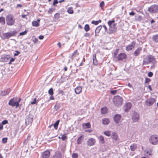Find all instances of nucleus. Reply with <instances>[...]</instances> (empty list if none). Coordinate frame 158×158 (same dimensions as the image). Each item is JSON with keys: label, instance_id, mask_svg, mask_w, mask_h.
I'll list each match as a JSON object with an SVG mask.
<instances>
[{"label": "nucleus", "instance_id": "obj_48", "mask_svg": "<svg viewBox=\"0 0 158 158\" xmlns=\"http://www.w3.org/2000/svg\"><path fill=\"white\" fill-rule=\"evenodd\" d=\"M7 138H3L2 139V142L3 143H6L7 142Z\"/></svg>", "mask_w": 158, "mask_h": 158}, {"label": "nucleus", "instance_id": "obj_35", "mask_svg": "<svg viewBox=\"0 0 158 158\" xmlns=\"http://www.w3.org/2000/svg\"><path fill=\"white\" fill-rule=\"evenodd\" d=\"M153 40L155 42H158V35L154 36L152 38Z\"/></svg>", "mask_w": 158, "mask_h": 158}, {"label": "nucleus", "instance_id": "obj_42", "mask_svg": "<svg viewBox=\"0 0 158 158\" xmlns=\"http://www.w3.org/2000/svg\"><path fill=\"white\" fill-rule=\"evenodd\" d=\"M48 94L52 96L53 94L54 93L53 91V89L52 88H51L48 91Z\"/></svg>", "mask_w": 158, "mask_h": 158}, {"label": "nucleus", "instance_id": "obj_8", "mask_svg": "<svg viewBox=\"0 0 158 158\" xmlns=\"http://www.w3.org/2000/svg\"><path fill=\"white\" fill-rule=\"evenodd\" d=\"M8 105L12 107L16 106L17 107H18L19 105V104L17 102V99L16 98L11 99L9 102Z\"/></svg>", "mask_w": 158, "mask_h": 158}, {"label": "nucleus", "instance_id": "obj_46", "mask_svg": "<svg viewBox=\"0 0 158 158\" xmlns=\"http://www.w3.org/2000/svg\"><path fill=\"white\" fill-rule=\"evenodd\" d=\"M151 81V80L147 77H146L145 78V83H148L149 84V82H150Z\"/></svg>", "mask_w": 158, "mask_h": 158}, {"label": "nucleus", "instance_id": "obj_43", "mask_svg": "<svg viewBox=\"0 0 158 158\" xmlns=\"http://www.w3.org/2000/svg\"><path fill=\"white\" fill-rule=\"evenodd\" d=\"M119 50L118 49H117L114 52V58H116V56H117V54L118 53Z\"/></svg>", "mask_w": 158, "mask_h": 158}, {"label": "nucleus", "instance_id": "obj_28", "mask_svg": "<svg viewBox=\"0 0 158 158\" xmlns=\"http://www.w3.org/2000/svg\"><path fill=\"white\" fill-rule=\"evenodd\" d=\"M102 26L100 25L98 27L95 29V36H97V34L98 33L100 30L102 28Z\"/></svg>", "mask_w": 158, "mask_h": 158}, {"label": "nucleus", "instance_id": "obj_40", "mask_svg": "<svg viewBox=\"0 0 158 158\" xmlns=\"http://www.w3.org/2000/svg\"><path fill=\"white\" fill-rule=\"evenodd\" d=\"M27 30H26L24 31L20 32L19 34V36L21 35H26L27 33Z\"/></svg>", "mask_w": 158, "mask_h": 158}, {"label": "nucleus", "instance_id": "obj_60", "mask_svg": "<svg viewBox=\"0 0 158 158\" xmlns=\"http://www.w3.org/2000/svg\"><path fill=\"white\" fill-rule=\"evenodd\" d=\"M58 2L57 0H54V2L53 3V5L54 6L56 4L58 3Z\"/></svg>", "mask_w": 158, "mask_h": 158}, {"label": "nucleus", "instance_id": "obj_7", "mask_svg": "<svg viewBox=\"0 0 158 158\" xmlns=\"http://www.w3.org/2000/svg\"><path fill=\"white\" fill-rule=\"evenodd\" d=\"M18 32L16 31H13L11 32L4 33L3 35L5 39H8L11 37L15 36L17 34Z\"/></svg>", "mask_w": 158, "mask_h": 158}, {"label": "nucleus", "instance_id": "obj_10", "mask_svg": "<svg viewBox=\"0 0 158 158\" xmlns=\"http://www.w3.org/2000/svg\"><path fill=\"white\" fill-rule=\"evenodd\" d=\"M127 57V55L124 53H121L118 54L116 58H117L118 60H123L125 59Z\"/></svg>", "mask_w": 158, "mask_h": 158}, {"label": "nucleus", "instance_id": "obj_49", "mask_svg": "<svg viewBox=\"0 0 158 158\" xmlns=\"http://www.w3.org/2000/svg\"><path fill=\"white\" fill-rule=\"evenodd\" d=\"M136 19L138 20H140L142 19V17L139 15H137L135 16Z\"/></svg>", "mask_w": 158, "mask_h": 158}, {"label": "nucleus", "instance_id": "obj_57", "mask_svg": "<svg viewBox=\"0 0 158 158\" xmlns=\"http://www.w3.org/2000/svg\"><path fill=\"white\" fill-rule=\"evenodd\" d=\"M54 10L52 8H50L48 10V13L50 14H51L53 12Z\"/></svg>", "mask_w": 158, "mask_h": 158}, {"label": "nucleus", "instance_id": "obj_56", "mask_svg": "<svg viewBox=\"0 0 158 158\" xmlns=\"http://www.w3.org/2000/svg\"><path fill=\"white\" fill-rule=\"evenodd\" d=\"M90 34L88 32H86L84 35V36L85 37H89L90 36Z\"/></svg>", "mask_w": 158, "mask_h": 158}, {"label": "nucleus", "instance_id": "obj_59", "mask_svg": "<svg viewBox=\"0 0 158 158\" xmlns=\"http://www.w3.org/2000/svg\"><path fill=\"white\" fill-rule=\"evenodd\" d=\"M15 58H11L10 59V61L9 63V64H11V63L12 62L14 61H15Z\"/></svg>", "mask_w": 158, "mask_h": 158}, {"label": "nucleus", "instance_id": "obj_13", "mask_svg": "<svg viewBox=\"0 0 158 158\" xmlns=\"http://www.w3.org/2000/svg\"><path fill=\"white\" fill-rule=\"evenodd\" d=\"M116 24H113L109 28V32L108 33L111 34L116 32L117 31V27L116 26Z\"/></svg>", "mask_w": 158, "mask_h": 158}, {"label": "nucleus", "instance_id": "obj_14", "mask_svg": "<svg viewBox=\"0 0 158 158\" xmlns=\"http://www.w3.org/2000/svg\"><path fill=\"white\" fill-rule=\"evenodd\" d=\"M11 58L10 55H2L0 58V61L2 62H5L7 61Z\"/></svg>", "mask_w": 158, "mask_h": 158}, {"label": "nucleus", "instance_id": "obj_64", "mask_svg": "<svg viewBox=\"0 0 158 158\" xmlns=\"http://www.w3.org/2000/svg\"><path fill=\"white\" fill-rule=\"evenodd\" d=\"M103 27L104 28L105 31H107V29L106 26L105 25H103Z\"/></svg>", "mask_w": 158, "mask_h": 158}, {"label": "nucleus", "instance_id": "obj_30", "mask_svg": "<svg viewBox=\"0 0 158 158\" xmlns=\"http://www.w3.org/2000/svg\"><path fill=\"white\" fill-rule=\"evenodd\" d=\"M83 136V135H81L78 138L77 140V143L78 144H80L81 143V142L83 140V138H82V137Z\"/></svg>", "mask_w": 158, "mask_h": 158}, {"label": "nucleus", "instance_id": "obj_62", "mask_svg": "<svg viewBox=\"0 0 158 158\" xmlns=\"http://www.w3.org/2000/svg\"><path fill=\"white\" fill-rule=\"evenodd\" d=\"M135 13L133 11H132L129 13V15H130L133 16L135 15Z\"/></svg>", "mask_w": 158, "mask_h": 158}, {"label": "nucleus", "instance_id": "obj_58", "mask_svg": "<svg viewBox=\"0 0 158 158\" xmlns=\"http://www.w3.org/2000/svg\"><path fill=\"white\" fill-rule=\"evenodd\" d=\"M16 52V53H15L14 54V56H17L19 54H20V52L19 51H15Z\"/></svg>", "mask_w": 158, "mask_h": 158}, {"label": "nucleus", "instance_id": "obj_6", "mask_svg": "<svg viewBox=\"0 0 158 158\" xmlns=\"http://www.w3.org/2000/svg\"><path fill=\"white\" fill-rule=\"evenodd\" d=\"M132 119L134 123L138 121L139 119V115L138 113L133 111L131 115Z\"/></svg>", "mask_w": 158, "mask_h": 158}, {"label": "nucleus", "instance_id": "obj_4", "mask_svg": "<svg viewBox=\"0 0 158 158\" xmlns=\"http://www.w3.org/2000/svg\"><path fill=\"white\" fill-rule=\"evenodd\" d=\"M148 11L151 14H154L158 12V5L153 4L148 8Z\"/></svg>", "mask_w": 158, "mask_h": 158}, {"label": "nucleus", "instance_id": "obj_24", "mask_svg": "<svg viewBox=\"0 0 158 158\" xmlns=\"http://www.w3.org/2000/svg\"><path fill=\"white\" fill-rule=\"evenodd\" d=\"M93 64L95 65H97L98 64V62L96 58V54H94L93 56Z\"/></svg>", "mask_w": 158, "mask_h": 158}, {"label": "nucleus", "instance_id": "obj_23", "mask_svg": "<svg viewBox=\"0 0 158 158\" xmlns=\"http://www.w3.org/2000/svg\"><path fill=\"white\" fill-rule=\"evenodd\" d=\"M60 122V120H57L54 124H52L51 125L49 126V128H50L51 126H53L55 129L56 130L57 129L58 126Z\"/></svg>", "mask_w": 158, "mask_h": 158}, {"label": "nucleus", "instance_id": "obj_27", "mask_svg": "<svg viewBox=\"0 0 158 158\" xmlns=\"http://www.w3.org/2000/svg\"><path fill=\"white\" fill-rule=\"evenodd\" d=\"M83 128L84 129H87L90 127L91 125L89 123H83L82 124Z\"/></svg>", "mask_w": 158, "mask_h": 158}, {"label": "nucleus", "instance_id": "obj_50", "mask_svg": "<svg viewBox=\"0 0 158 158\" xmlns=\"http://www.w3.org/2000/svg\"><path fill=\"white\" fill-rule=\"evenodd\" d=\"M72 157L73 158H77L78 157L77 154L76 153H73L72 154Z\"/></svg>", "mask_w": 158, "mask_h": 158}, {"label": "nucleus", "instance_id": "obj_61", "mask_svg": "<svg viewBox=\"0 0 158 158\" xmlns=\"http://www.w3.org/2000/svg\"><path fill=\"white\" fill-rule=\"evenodd\" d=\"M33 41L34 43H37L38 41V40L36 38H35L34 39H33Z\"/></svg>", "mask_w": 158, "mask_h": 158}, {"label": "nucleus", "instance_id": "obj_20", "mask_svg": "<svg viewBox=\"0 0 158 158\" xmlns=\"http://www.w3.org/2000/svg\"><path fill=\"white\" fill-rule=\"evenodd\" d=\"M114 118L115 122L118 123L121 119V116L119 114H116L114 116Z\"/></svg>", "mask_w": 158, "mask_h": 158}, {"label": "nucleus", "instance_id": "obj_29", "mask_svg": "<svg viewBox=\"0 0 158 158\" xmlns=\"http://www.w3.org/2000/svg\"><path fill=\"white\" fill-rule=\"evenodd\" d=\"M110 123L109 119L107 118H105L102 120V123L104 125H108Z\"/></svg>", "mask_w": 158, "mask_h": 158}, {"label": "nucleus", "instance_id": "obj_22", "mask_svg": "<svg viewBox=\"0 0 158 158\" xmlns=\"http://www.w3.org/2000/svg\"><path fill=\"white\" fill-rule=\"evenodd\" d=\"M10 92V89H7L6 90H4L3 91L1 92V95L3 96L7 95Z\"/></svg>", "mask_w": 158, "mask_h": 158}, {"label": "nucleus", "instance_id": "obj_39", "mask_svg": "<svg viewBox=\"0 0 158 158\" xmlns=\"http://www.w3.org/2000/svg\"><path fill=\"white\" fill-rule=\"evenodd\" d=\"M79 53L78 52L77 50H76V51H75L74 53H73L72 57H73L74 56L75 57L76 56H77L79 55Z\"/></svg>", "mask_w": 158, "mask_h": 158}, {"label": "nucleus", "instance_id": "obj_51", "mask_svg": "<svg viewBox=\"0 0 158 158\" xmlns=\"http://www.w3.org/2000/svg\"><path fill=\"white\" fill-rule=\"evenodd\" d=\"M91 23L92 24H94L95 25H97L98 24V21H95L94 20H93L91 22Z\"/></svg>", "mask_w": 158, "mask_h": 158}, {"label": "nucleus", "instance_id": "obj_26", "mask_svg": "<svg viewBox=\"0 0 158 158\" xmlns=\"http://www.w3.org/2000/svg\"><path fill=\"white\" fill-rule=\"evenodd\" d=\"M99 142L102 144L105 143V139L104 137L102 135H100L98 138Z\"/></svg>", "mask_w": 158, "mask_h": 158}, {"label": "nucleus", "instance_id": "obj_3", "mask_svg": "<svg viewBox=\"0 0 158 158\" xmlns=\"http://www.w3.org/2000/svg\"><path fill=\"white\" fill-rule=\"evenodd\" d=\"M6 23L8 25H13L15 23V18L11 14L9 15L6 16Z\"/></svg>", "mask_w": 158, "mask_h": 158}, {"label": "nucleus", "instance_id": "obj_38", "mask_svg": "<svg viewBox=\"0 0 158 158\" xmlns=\"http://www.w3.org/2000/svg\"><path fill=\"white\" fill-rule=\"evenodd\" d=\"M104 134L107 136H110L111 135V132L110 131H105L104 132Z\"/></svg>", "mask_w": 158, "mask_h": 158}, {"label": "nucleus", "instance_id": "obj_19", "mask_svg": "<svg viewBox=\"0 0 158 158\" xmlns=\"http://www.w3.org/2000/svg\"><path fill=\"white\" fill-rule=\"evenodd\" d=\"M82 90V87L80 86H78L75 88V92L76 94H78L81 92Z\"/></svg>", "mask_w": 158, "mask_h": 158}, {"label": "nucleus", "instance_id": "obj_54", "mask_svg": "<svg viewBox=\"0 0 158 158\" xmlns=\"http://www.w3.org/2000/svg\"><path fill=\"white\" fill-rule=\"evenodd\" d=\"M36 98H35L34 99V101L33 102H31V103L32 105H34L35 104H36Z\"/></svg>", "mask_w": 158, "mask_h": 158}, {"label": "nucleus", "instance_id": "obj_32", "mask_svg": "<svg viewBox=\"0 0 158 158\" xmlns=\"http://www.w3.org/2000/svg\"><path fill=\"white\" fill-rule=\"evenodd\" d=\"M137 146L136 144L133 143L131 144L130 146V148L132 151H134L136 149Z\"/></svg>", "mask_w": 158, "mask_h": 158}, {"label": "nucleus", "instance_id": "obj_17", "mask_svg": "<svg viewBox=\"0 0 158 158\" xmlns=\"http://www.w3.org/2000/svg\"><path fill=\"white\" fill-rule=\"evenodd\" d=\"M142 50V48L139 47L134 52L133 55L135 56H139L140 52Z\"/></svg>", "mask_w": 158, "mask_h": 158}, {"label": "nucleus", "instance_id": "obj_12", "mask_svg": "<svg viewBox=\"0 0 158 158\" xmlns=\"http://www.w3.org/2000/svg\"><path fill=\"white\" fill-rule=\"evenodd\" d=\"M96 143V140L95 139L91 138L89 139L87 141V145L89 146H91L94 145Z\"/></svg>", "mask_w": 158, "mask_h": 158}, {"label": "nucleus", "instance_id": "obj_5", "mask_svg": "<svg viewBox=\"0 0 158 158\" xmlns=\"http://www.w3.org/2000/svg\"><path fill=\"white\" fill-rule=\"evenodd\" d=\"M149 142L152 144L156 145L158 144V136L153 135H151L149 139Z\"/></svg>", "mask_w": 158, "mask_h": 158}, {"label": "nucleus", "instance_id": "obj_37", "mask_svg": "<svg viewBox=\"0 0 158 158\" xmlns=\"http://www.w3.org/2000/svg\"><path fill=\"white\" fill-rule=\"evenodd\" d=\"M115 21L114 20H113L112 21L109 20L108 22V24L109 26V27H111L113 24H115L114 23Z\"/></svg>", "mask_w": 158, "mask_h": 158}, {"label": "nucleus", "instance_id": "obj_55", "mask_svg": "<svg viewBox=\"0 0 158 158\" xmlns=\"http://www.w3.org/2000/svg\"><path fill=\"white\" fill-rule=\"evenodd\" d=\"M153 75V73L152 72H150L148 73V75L149 77H151Z\"/></svg>", "mask_w": 158, "mask_h": 158}, {"label": "nucleus", "instance_id": "obj_47", "mask_svg": "<svg viewBox=\"0 0 158 158\" xmlns=\"http://www.w3.org/2000/svg\"><path fill=\"white\" fill-rule=\"evenodd\" d=\"M104 6V1H102L101 2V3L100 5V6L101 7L102 9H103V7Z\"/></svg>", "mask_w": 158, "mask_h": 158}, {"label": "nucleus", "instance_id": "obj_34", "mask_svg": "<svg viewBox=\"0 0 158 158\" xmlns=\"http://www.w3.org/2000/svg\"><path fill=\"white\" fill-rule=\"evenodd\" d=\"M84 30L86 32L90 30V27L89 25L86 24L85 25Z\"/></svg>", "mask_w": 158, "mask_h": 158}, {"label": "nucleus", "instance_id": "obj_18", "mask_svg": "<svg viewBox=\"0 0 158 158\" xmlns=\"http://www.w3.org/2000/svg\"><path fill=\"white\" fill-rule=\"evenodd\" d=\"M50 156V152L49 151H44L42 155L43 158H48Z\"/></svg>", "mask_w": 158, "mask_h": 158}, {"label": "nucleus", "instance_id": "obj_31", "mask_svg": "<svg viewBox=\"0 0 158 158\" xmlns=\"http://www.w3.org/2000/svg\"><path fill=\"white\" fill-rule=\"evenodd\" d=\"M101 113L102 114H105L107 112V108L106 107L102 108L101 109Z\"/></svg>", "mask_w": 158, "mask_h": 158}, {"label": "nucleus", "instance_id": "obj_63", "mask_svg": "<svg viewBox=\"0 0 158 158\" xmlns=\"http://www.w3.org/2000/svg\"><path fill=\"white\" fill-rule=\"evenodd\" d=\"M44 38V37L42 35H40L39 36V38L40 40H43Z\"/></svg>", "mask_w": 158, "mask_h": 158}, {"label": "nucleus", "instance_id": "obj_45", "mask_svg": "<svg viewBox=\"0 0 158 158\" xmlns=\"http://www.w3.org/2000/svg\"><path fill=\"white\" fill-rule=\"evenodd\" d=\"M63 141H65L67 139V137L65 134L63 135L61 137Z\"/></svg>", "mask_w": 158, "mask_h": 158}, {"label": "nucleus", "instance_id": "obj_52", "mask_svg": "<svg viewBox=\"0 0 158 158\" xmlns=\"http://www.w3.org/2000/svg\"><path fill=\"white\" fill-rule=\"evenodd\" d=\"M8 123V122L7 120H4L2 121V124L3 125H5L7 124Z\"/></svg>", "mask_w": 158, "mask_h": 158}, {"label": "nucleus", "instance_id": "obj_41", "mask_svg": "<svg viewBox=\"0 0 158 158\" xmlns=\"http://www.w3.org/2000/svg\"><path fill=\"white\" fill-rule=\"evenodd\" d=\"M67 12L70 14H72L73 13V10L72 7H69L67 10Z\"/></svg>", "mask_w": 158, "mask_h": 158}, {"label": "nucleus", "instance_id": "obj_21", "mask_svg": "<svg viewBox=\"0 0 158 158\" xmlns=\"http://www.w3.org/2000/svg\"><path fill=\"white\" fill-rule=\"evenodd\" d=\"M53 158H61V153L59 151L56 152L53 156Z\"/></svg>", "mask_w": 158, "mask_h": 158}, {"label": "nucleus", "instance_id": "obj_15", "mask_svg": "<svg viewBox=\"0 0 158 158\" xmlns=\"http://www.w3.org/2000/svg\"><path fill=\"white\" fill-rule=\"evenodd\" d=\"M135 44V42L134 41H132L130 44L126 47V50L127 51H129L132 50L134 48Z\"/></svg>", "mask_w": 158, "mask_h": 158}, {"label": "nucleus", "instance_id": "obj_44", "mask_svg": "<svg viewBox=\"0 0 158 158\" xmlns=\"http://www.w3.org/2000/svg\"><path fill=\"white\" fill-rule=\"evenodd\" d=\"M60 17V14L58 13H56L54 15V17L55 19H58Z\"/></svg>", "mask_w": 158, "mask_h": 158}, {"label": "nucleus", "instance_id": "obj_33", "mask_svg": "<svg viewBox=\"0 0 158 158\" xmlns=\"http://www.w3.org/2000/svg\"><path fill=\"white\" fill-rule=\"evenodd\" d=\"M111 137L114 140H116L117 139L118 136L116 133L113 132Z\"/></svg>", "mask_w": 158, "mask_h": 158}, {"label": "nucleus", "instance_id": "obj_1", "mask_svg": "<svg viewBox=\"0 0 158 158\" xmlns=\"http://www.w3.org/2000/svg\"><path fill=\"white\" fill-rule=\"evenodd\" d=\"M156 61L154 56L152 55H148L143 60V64H148L150 63L153 64L151 68L154 67V65L156 64Z\"/></svg>", "mask_w": 158, "mask_h": 158}, {"label": "nucleus", "instance_id": "obj_25", "mask_svg": "<svg viewBox=\"0 0 158 158\" xmlns=\"http://www.w3.org/2000/svg\"><path fill=\"white\" fill-rule=\"evenodd\" d=\"M40 19H38L37 21H34L32 23V25L33 26L37 27L39 26V23L40 22Z\"/></svg>", "mask_w": 158, "mask_h": 158}, {"label": "nucleus", "instance_id": "obj_2", "mask_svg": "<svg viewBox=\"0 0 158 158\" xmlns=\"http://www.w3.org/2000/svg\"><path fill=\"white\" fill-rule=\"evenodd\" d=\"M113 101L114 104L117 106H121L123 102L122 97L119 96H115L114 98Z\"/></svg>", "mask_w": 158, "mask_h": 158}, {"label": "nucleus", "instance_id": "obj_53", "mask_svg": "<svg viewBox=\"0 0 158 158\" xmlns=\"http://www.w3.org/2000/svg\"><path fill=\"white\" fill-rule=\"evenodd\" d=\"M117 92V90H112L110 91V93L113 95H115Z\"/></svg>", "mask_w": 158, "mask_h": 158}, {"label": "nucleus", "instance_id": "obj_9", "mask_svg": "<svg viewBox=\"0 0 158 158\" xmlns=\"http://www.w3.org/2000/svg\"><path fill=\"white\" fill-rule=\"evenodd\" d=\"M33 120V116L31 114H29L27 116L25 119L26 125H28L31 124Z\"/></svg>", "mask_w": 158, "mask_h": 158}, {"label": "nucleus", "instance_id": "obj_11", "mask_svg": "<svg viewBox=\"0 0 158 158\" xmlns=\"http://www.w3.org/2000/svg\"><path fill=\"white\" fill-rule=\"evenodd\" d=\"M155 99L153 98L147 99L145 101V104L147 106H152L155 102Z\"/></svg>", "mask_w": 158, "mask_h": 158}, {"label": "nucleus", "instance_id": "obj_36", "mask_svg": "<svg viewBox=\"0 0 158 158\" xmlns=\"http://www.w3.org/2000/svg\"><path fill=\"white\" fill-rule=\"evenodd\" d=\"M5 20L4 17H0V23H2V24L4 25L5 23Z\"/></svg>", "mask_w": 158, "mask_h": 158}, {"label": "nucleus", "instance_id": "obj_16", "mask_svg": "<svg viewBox=\"0 0 158 158\" xmlns=\"http://www.w3.org/2000/svg\"><path fill=\"white\" fill-rule=\"evenodd\" d=\"M132 105L131 103L128 102L127 103L124 107V111L126 112H128L131 108Z\"/></svg>", "mask_w": 158, "mask_h": 158}]
</instances>
